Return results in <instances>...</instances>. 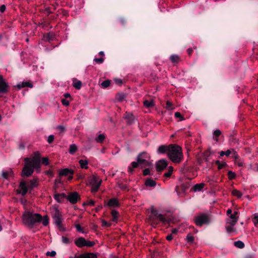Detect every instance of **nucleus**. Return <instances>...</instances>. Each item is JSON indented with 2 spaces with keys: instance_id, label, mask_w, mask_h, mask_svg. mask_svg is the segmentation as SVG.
<instances>
[{
  "instance_id": "nucleus-38",
  "label": "nucleus",
  "mask_w": 258,
  "mask_h": 258,
  "mask_svg": "<svg viewBox=\"0 0 258 258\" xmlns=\"http://www.w3.org/2000/svg\"><path fill=\"white\" fill-rule=\"evenodd\" d=\"M173 172V167L172 166H170L168 169V171L167 172H165L164 174V176L165 177H169Z\"/></svg>"
},
{
  "instance_id": "nucleus-40",
  "label": "nucleus",
  "mask_w": 258,
  "mask_h": 258,
  "mask_svg": "<svg viewBox=\"0 0 258 258\" xmlns=\"http://www.w3.org/2000/svg\"><path fill=\"white\" fill-rule=\"evenodd\" d=\"M228 177L230 180L234 179L236 177V174L232 171H229L228 172Z\"/></svg>"
},
{
  "instance_id": "nucleus-9",
  "label": "nucleus",
  "mask_w": 258,
  "mask_h": 258,
  "mask_svg": "<svg viewBox=\"0 0 258 258\" xmlns=\"http://www.w3.org/2000/svg\"><path fill=\"white\" fill-rule=\"evenodd\" d=\"M52 218L54 224L58 227L61 228L62 226L61 215L59 211L57 209H55L52 214Z\"/></svg>"
},
{
  "instance_id": "nucleus-59",
  "label": "nucleus",
  "mask_w": 258,
  "mask_h": 258,
  "mask_svg": "<svg viewBox=\"0 0 258 258\" xmlns=\"http://www.w3.org/2000/svg\"><path fill=\"white\" fill-rule=\"evenodd\" d=\"M102 223L103 226L110 227L111 226V223H109L105 220H102Z\"/></svg>"
},
{
  "instance_id": "nucleus-3",
  "label": "nucleus",
  "mask_w": 258,
  "mask_h": 258,
  "mask_svg": "<svg viewBox=\"0 0 258 258\" xmlns=\"http://www.w3.org/2000/svg\"><path fill=\"white\" fill-rule=\"evenodd\" d=\"M151 215L149 217L150 221L152 225L157 224L158 222L163 224L167 222V220L165 215L160 213L158 210L151 206L150 208Z\"/></svg>"
},
{
  "instance_id": "nucleus-15",
  "label": "nucleus",
  "mask_w": 258,
  "mask_h": 258,
  "mask_svg": "<svg viewBox=\"0 0 258 258\" xmlns=\"http://www.w3.org/2000/svg\"><path fill=\"white\" fill-rule=\"evenodd\" d=\"M79 195L77 192H73L67 196V199L72 204H76L78 200Z\"/></svg>"
},
{
  "instance_id": "nucleus-4",
  "label": "nucleus",
  "mask_w": 258,
  "mask_h": 258,
  "mask_svg": "<svg viewBox=\"0 0 258 258\" xmlns=\"http://www.w3.org/2000/svg\"><path fill=\"white\" fill-rule=\"evenodd\" d=\"M194 222L196 225L202 226L204 224H209L210 222V218L208 215L202 213L195 217Z\"/></svg>"
},
{
  "instance_id": "nucleus-56",
  "label": "nucleus",
  "mask_w": 258,
  "mask_h": 258,
  "mask_svg": "<svg viewBox=\"0 0 258 258\" xmlns=\"http://www.w3.org/2000/svg\"><path fill=\"white\" fill-rule=\"evenodd\" d=\"M232 152H234L235 153V151L234 149H230V150H227V151H225V156H229Z\"/></svg>"
},
{
  "instance_id": "nucleus-8",
  "label": "nucleus",
  "mask_w": 258,
  "mask_h": 258,
  "mask_svg": "<svg viewBox=\"0 0 258 258\" xmlns=\"http://www.w3.org/2000/svg\"><path fill=\"white\" fill-rule=\"evenodd\" d=\"M35 166L28 162H25L21 175L24 177L31 176L34 172Z\"/></svg>"
},
{
  "instance_id": "nucleus-39",
  "label": "nucleus",
  "mask_w": 258,
  "mask_h": 258,
  "mask_svg": "<svg viewBox=\"0 0 258 258\" xmlns=\"http://www.w3.org/2000/svg\"><path fill=\"white\" fill-rule=\"evenodd\" d=\"M170 58L171 61L173 63L177 62L179 59L178 56L175 54L172 55Z\"/></svg>"
},
{
  "instance_id": "nucleus-64",
  "label": "nucleus",
  "mask_w": 258,
  "mask_h": 258,
  "mask_svg": "<svg viewBox=\"0 0 258 258\" xmlns=\"http://www.w3.org/2000/svg\"><path fill=\"white\" fill-rule=\"evenodd\" d=\"M115 82L117 84H119V85H120L122 84V81L121 79H116L115 80Z\"/></svg>"
},
{
  "instance_id": "nucleus-46",
  "label": "nucleus",
  "mask_w": 258,
  "mask_h": 258,
  "mask_svg": "<svg viewBox=\"0 0 258 258\" xmlns=\"http://www.w3.org/2000/svg\"><path fill=\"white\" fill-rule=\"evenodd\" d=\"M104 58L103 56L101 57L100 58H95L94 59V61L96 63H98V64H101V63H103V62L104 61Z\"/></svg>"
},
{
  "instance_id": "nucleus-47",
  "label": "nucleus",
  "mask_w": 258,
  "mask_h": 258,
  "mask_svg": "<svg viewBox=\"0 0 258 258\" xmlns=\"http://www.w3.org/2000/svg\"><path fill=\"white\" fill-rule=\"evenodd\" d=\"M110 84V81L109 80H105L102 82L101 86L105 88L108 87Z\"/></svg>"
},
{
  "instance_id": "nucleus-54",
  "label": "nucleus",
  "mask_w": 258,
  "mask_h": 258,
  "mask_svg": "<svg viewBox=\"0 0 258 258\" xmlns=\"http://www.w3.org/2000/svg\"><path fill=\"white\" fill-rule=\"evenodd\" d=\"M56 252L54 250H52L51 251H47L46 253V255L50 256L52 257H54L56 255Z\"/></svg>"
},
{
  "instance_id": "nucleus-13",
  "label": "nucleus",
  "mask_w": 258,
  "mask_h": 258,
  "mask_svg": "<svg viewBox=\"0 0 258 258\" xmlns=\"http://www.w3.org/2000/svg\"><path fill=\"white\" fill-rule=\"evenodd\" d=\"M168 165L167 161L166 159H161L158 161L156 164V169L158 171L164 170Z\"/></svg>"
},
{
  "instance_id": "nucleus-14",
  "label": "nucleus",
  "mask_w": 258,
  "mask_h": 258,
  "mask_svg": "<svg viewBox=\"0 0 258 258\" xmlns=\"http://www.w3.org/2000/svg\"><path fill=\"white\" fill-rule=\"evenodd\" d=\"M74 174V171L72 169H69V168H64L63 169H61L59 170V176H69V179H72L73 178V174Z\"/></svg>"
},
{
  "instance_id": "nucleus-19",
  "label": "nucleus",
  "mask_w": 258,
  "mask_h": 258,
  "mask_svg": "<svg viewBox=\"0 0 258 258\" xmlns=\"http://www.w3.org/2000/svg\"><path fill=\"white\" fill-rule=\"evenodd\" d=\"M169 146H166V145H161L160 146L157 150V153L158 154H165V153L169 152Z\"/></svg>"
},
{
  "instance_id": "nucleus-21",
  "label": "nucleus",
  "mask_w": 258,
  "mask_h": 258,
  "mask_svg": "<svg viewBox=\"0 0 258 258\" xmlns=\"http://www.w3.org/2000/svg\"><path fill=\"white\" fill-rule=\"evenodd\" d=\"M96 254L93 253H85L76 256L75 258H97Z\"/></svg>"
},
{
  "instance_id": "nucleus-29",
  "label": "nucleus",
  "mask_w": 258,
  "mask_h": 258,
  "mask_svg": "<svg viewBox=\"0 0 258 258\" xmlns=\"http://www.w3.org/2000/svg\"><path fill=\"white\" fill-rule=\"evenodd\" d=\"M73 85L77 89H80L82 86V82L80 81L74 79L73 80Z\"/></svg>"
},
{
  "instance_id": "nucleus-11",
  "label": "nucleus",
  "mask_w": 258,
  "mask_h": 258,
  "mask_svg": "<svg viewBox=\"0 0 258 258\" xmlns=\"http://www.w3.org/2000/svg\"><path fill=\"white\" fill-rule=\"evenodd\" d=\"M28 187L26 185L25 181H23L20 182L19 188L17 189V194L21 195L22 196H25L28 192Z\"/></svg>"
},
{
  "instance_id": "nucleus-53",
  "label": "nucleus",
  "mask_w": 258,
  "mask_h": 258,
  "mask_svg": "<svg viewBox=\"0 0 258 258\" xmlns=\"http://www.w3.org/2000/svg\"><path fill=\"white\" fill-rule=\"evenodd\" d=\"M174 115L176 118H179L180 121H181L183 119V117L179 112H176L174 114Z\"/></svg>"
},
{
  "instance_id": "nucleus-32",
  "label": "nucleus",
  "mask_w": 258,
  "mask_h": 258,
  "mask_svg": "<svg viewBox=\"0 0 258 258\" xmlns=\"http://www.w3.org/2000/svg\"><path fill=\"white\" fill-rule=\"evenodd\" d=\"M231 194L233 196L236 197L238 198H240L243 195L241 191L236 189H233L232 191Z\"/></svg>"
},
{
  "instance_id": "nucleus-37",
  "label": "nucleus",
  "mask_w": 258,
  "mask_h": 258,
  "mask_svg": "<svg viewBox=\"0 0 258 258\" xmlns=\"http://www.w3.org/2000/svg\"><path fill=\"white\" fill-rule=\"evenodd\" d=\"M42 224L44 226H46L49 223V218L47 216H45L43 218H42Z\"/></svg>"
},
{
  "instance_id": "nucleus-43",
  "label": "nucleus",
  "mask_w": 258,
  "mask_h": 258,
  "mask_svg": "<svg viewBox=\"0 0 258 258\" xmlns=\"http://www.w3.org/2000/svg\"><path fill=\"white\" fill-rule=\"evenodd\" d=\"M215 163L218 165L219 169L223 168L226 165V163L225 162L220 163L219 161H216Z\"/></svg>"
},
{
  "instance_id": "nucleus-23",
  "label": "nucleus",
  "mask_w": 258,
  "mask_h": 258,
  "mask_svg": "<svg viewBox=\"0 0 258 258\" xmlns=\"http://www.w3.org/2000/svg\"><path fill=\"white\" fill-rule=\"evenodd\" d=\"M13 175V172L11 169L3 171L2 172V176L4 178L8 179L10 176Z\"/></svg>"
},
{
  "instance_id": "nucleus-63",
  "label": "nucleus",
  "mask_w": 258,
  "mask_h": 258,
  "mask_svg": "<svg viewBox=\"0 0 258 258\" xmlns=\"http://www.w3.org/2000/svg\"><path fill=\"white\" fill-rule=\"evenodd\" d=\"M6 6L5 5H2L1 7H0V11L3 13L4 12H5V11L6 10Z\"/></svg>"
},
{
  "instance_id": "nucleus-17",
  "label": "nucleus",
  "mask_w": 258,
  "mask_h": 258,
  "mask_svg": "<svg viewBox=\"0 0 258 258\" xmlns=\"http://www.w3.org/2000/svg\"><path fill=\"white\" fill-rule=\"evenodd\" d=\"M124 118L127 124H132L134 123L136 118L133 114L130 112H126L124 116Z\"/></svg>"
},
{
  "instance_id": "nucleus-35",
  "label": "nucleus",
  "mask_w": 258,
  "mask_h": 258,
  "mask_svg": "<svg viewBox=\"0 0 258 258\" xmlns=\"http://www.w3.org/2000/svg\"><path fill=\"white\" fill-rule=\"evenodd\" d=\"M234 244L236 247L239 248H242L244 247V243L242 241L239 240L234 242Z\"/></svg>"
},
{
  "instance_id": "nucleus-50",
  "label": "nucleus",
  "mask_w": 258,
  "mask_h": 258,
  "mask_svg": "<svg viewBox=\"0 0 258 258\" xmlns=\"http://www.w3.org/2000/svg\"><path fill=\"white\" fill-rule=\"evenodd\" d=\"M94 205H95V201H93V200H90L84 204V205H88V206H93Z\"/></svg>"
},
{
  "instance_id": "nucleus-30",
  "label": "nucleus",
  "mask_w": 258,
  "mask_h": 258,
  "mask_svg": "<svg viewBox=\"0 0 258 258\" xmlns=\"http://www.w3.org/2000/svg\"><path fill=\"white\" fill-rule=\"evenodd\" d=\"M143 104L145 107L150 108L154 106V101L153 100H145L144 101Z\"/></svg>"
},
{
  "instance_id": "nucleus-27",
  "label": "nucleus",
  "mask_w": 258,
  "mask_h": 258,
  "mask_svg": "<svg viewBox=\"0 0 258 258\" xmlns=\"http://www.w3.org/2000/svg\"><path fill=\"white\" fill-rule=\"evenodd\" d=\"M145 185L149 187H155L156 185V182L152 179H148L146 181Z\"/></svg>"
},
{
  "instance_id": "nucleus-34",
  "label": "nucleus",
  "mask_w": 258,
  "mask_h": 258,
  "mask_svg": "<svg viewBox=\"0 0 258 258\" xmlns=\"http://www.w3.org/2000/svg\"><path fill=\"white\" fill-rule=\"evenodd\" d=\"M105 135L103 134H100L96 138L95 141L97 143H101L103 142L105 139Z\"/></svg>"
},
{
  "instance_id": "nucleus-36",
  "label": "nucleus",
  "mask_w": 258,
  "mask_h": 258,
  "mask_svg": "<svg viewBox=\"0 0 258 258\" xmlns=\"http://www.w3.org/2000/svg\"><path fill=\"white\" fill-rule=\"evenodd\" d=\"M74 226L76 228L77 232L81 233L82 234L87 233V232L84 231L83 230V228L81 227V226L79 224H75Z\"/></svg>"
},
{
  "instance_id": "nucleus-22",
  "label": "nucleus",
  "mask_w": 258,
  "mask_h": 258,
  "mask_svg": "<svg viewBox=\"0 0 258 258\" xmlns=\"http://www.w3.org/2000/svg\"><path fill=\"white\" fill-rule=\"evenodd\" d=\"M139 165H140V163L138 160L137 162H133L131 165L128 167V172L130 174L133 173L134 169L136 168Z\"/></svg>"
},
{
  "instance_id": "nucleus-41",
  "label": "nucleus",
  "mask_w": 258,
  "mask_h": 258,
  "mask_svg": "<svg viewBox=\"0 0 258 258\" xmlns=\"http://www.w3.org/2000/svg\"><path fill=\"white\" fill-rule=\"evenodd\" d=\"M125 97V95L123 93H120L117 94L116 99L118 101H121L124 99Z\"/></svg>"
},
{
  "instance_id": "nucleus-25",
  "label": "nucleus",
  "mask_w": 258,
  "mask_h": 258,
  "mask_svg": "<svg viewBox=\"0 0 258 258\" xmlns=\"http://www.w3.org/2000/svg\"><path fill=\"white\" fill-rule=\"evenodd\" d=\"M17 87L19 89H21L22 88L28 87L29 88H32L33 87V85L31 83L28 82H23L22 83H20L17 85Z\"/></svg>"
},
{
  "instance_id": "nucleus-61",
  "label": "nucleus",
  "mask_w": 258,
  "mask_h": 258,
  "mask_svg": "<svg viewBox=\"0 0 258 258\" xmlns=\"http://www.w3.org/2000/svg\"><path fill=\"white\" fill-rule=\"evenodd\" d=\"M150 170L148 168H146L143 171V174L144 175H148L150 174Z\"/></svg>"
},
{
  "instance_id": "nucleus-49",
  "label": "nucleus",
  "mask_w": 258,
  "mask_h": 258,
  "mask_svg": "<svg viewBox=\"0 0 258 258\" xmlns=\"http://www.w3.org/2000/svg\"><path fill=\"white\" fill-rule=\"evenodd\" d=\"M166 108L168 110H172L173 109L172 104L168 101H167Z\"/></svg>"
},
{
  "instance_id": "nucleus-62",
  "label": "nucleus",
  "mask_w": 258,
  "mask_h": 258,
  "mask_svg": "<svg viewBox=\"0 0 258 258\" xmlns=\"http://www.w3.org/2000/svg\"><path fill=\"white\" fill-rule=\"evenodd\" d=\"M173 237L172 233H171V234H170L166 236V239H167V240H168V241H170V240H171L173 239Z\"/></svg>"
},
{
  "instance_id": "nucleus-31",
  "label": "nucleus",
  "mask_w": 258,
  "mask_h": 258,
  "mask_svg": "<svg viewBox=\"0 0 258 258\" xmlns=\"http://www.w3.org/2000/svg\"><path fill=\"white\" fill-rule=\"evenodd\" d=\"M111 215L112 217V221L116 222L118 220V212L115 210H113L111 212Z\"/></svg>"
},
{
  "instance_id": "nucleus-16",
  "label": "nucleus",
  "mask_w": 258,
  "mask_h": 258,
  "mask_svg": "<svg viewBox=\"0 0 258 258\" xmlns=\"http://www.w3.org/2000/svg\"><path fill=\"white\" fill-rule=\"evenodd\" d=\"M8 84L4 81L2 76L0 75V92L6 93L8 91Z\"/></svg>"
},
{
  "instance_id": "nucleus-12",
  "label": "nucleus",
  "mask_w": 258,
  "mask_h": 258,
  "mask_svg": "<svg viewBox=\"0 0 258 258\" xmlns=\"http://www.w3.org/2000/svg\"><path fill=\"white\" fill-rule=\"evenodd\" d=\"M24 162H28L34 166L35 168L38 170L40 168V159H38L37 158L33 157L32 158H26L24 159Z\"/></svg>"
},
{
  "instance_id": "nucleus-28",
  "label": "nucleus",
  "mask_w": 258,
  "mask_h": 258,
  "mask_svg": "<svg viewBox=\"0 0 258 258\" xmlns=\"http://www.w3.org/2000/svg\"><path fill=\"white\" fill-rule=\"evenodd\" d=\"M81 167L83 169H88V161L86 160H80L79 161Z\"/></svg>"
},
{
  "instance_id": "nucleus-7",
  "label": "nucleus",
  "mask_w": 258,
  "mask_h": 258,
  "mask_svg": "<svg viewBox=\"0 0 258 258\" xmlns=\"http://www.w3.org/2000/svg\"><path fill=\"white\" fill-rule=\"evenodd\" d=\"M150 155L147 152H142L138 156V161L141 167H146L149 165Z\"/></svg>"
},
{
  "instance_id": "nucleus-2",
  "label": "nucleus",
  "mask_w": 258,
  "mask_h": 258,
  "mask_svg": "<svg viewBox=\"0 0 258 258\" xmlns=\"http://www.w3.org/2000/svg\"><path fill=\"white\" fill-rule=\"evenodd\" d=\"M22 220L25 225L32 227L36 223L41 222L42 216L38 213L26 211L23 214Z\"/></svg>"
},
{
  "instance_id": "nucleus-60",
  "label": "nucleus",
  "mask_w": 258,
  "mask_h": 258,
  "mask_svg": "<svg viewBox=\"0 0 258 258\" xmlns=\"http://www.w3.org/2000/svg\"><path fill=\"white\" fill-rule=\"evenodd\" d=\"M33 157L37 158L38 159H40V153L38 151L34 152Z\"/></svg>"
},
{
  "instance_id": "nucleus-5",
  "label": "nucleus",
  "mask_w": 258,
  "mask_h": 258,
  "mask_svg": "<svg viewBox=\"0 0 258 258\" xmlns=\"http://www.w3.org/2000/svg\"><path fill=\"white\" fill-rule=\"evenodd\" d=\"M102 182V180L99 179L96 175H93L89 179V183L91 187V192L92 193L96 192Z\"/></svg>"
},
{
  "instance_id": "nucleus-51",
  "label": "nucleus",
  "mask_w": 258,
  "mask_h": 258,
  "mask_svg": "<svg viewBox=\"0 0 258 258\" xmlns=\"http://www.w3.org/2000/svg\"><path fill=\"white\" fill-rule=\"evenodd\" d=\"M62 242L64 244H69L70 243V239L67 237L62 236Z\"/></svg>"
},
{
  "instance_id": "nucleus-48",
  "label": "nucleus",
  "mask_w": 258,
  "mask_h": 258,
  "mask_svg": "<svg viewBox=\"0 0 258 258\" xmlns=\"http://www.w3.org/2000/svg\"><path fill=\"white\" fill-rule=\"evenodd\" d=\"M253 222L255 226H258V214L256 213L254 215Z\"/></svg>"
},
{
  "instance_id": "nucleus-52",
  "label": "nucleus",
  "mask_w": 258,
  "mask_h": 258,
  "mask_svg": "<svg viewBox=\"0 0 258 258\" xmlns=\"http://www.w3.org/2000/svg\"><path fill=\"white\" fill-rule=\"evenodd\" d=\"M56 128L59 131V133H61L64 132L65 131V127L61 125H57L56 127Z\"/></svg>"
},
{
  "instance_id": "nucleus-42",
  "label": "nucleus",
  "mask_w": 258,
  "mask_h": 258,
  "mask_svg": "<svg viewBox=\"0 0 258 258\" xmlns=\"http://www.w3.org/2000/svg\"><path fill=\"white\" fill-rule=\"evenodd\" d=\"M204 187V184H197L194 186L195 191H200Z\"/></svg>"
},
{
  "instance_id": "nucleus-6",
  "label": "nucleus",
  "mask_w": 258,
  "mask_h": 258,
  "mask_svg": "<svg viewBox=\"0 0 258 258\" xmlns=\"http://www.w3.org/2000/svg\"><path fill=\"white\" fill-rule=\"evenodd\" d=\"M75 245L78 247L84 246L92 247L95 245V242L89 240H86L84 237H80L74 240Z\"/></svg>"
},
{
  "instance_id": "nucleus-58",
  "label": "nucleus",
  "mask_w": 258,
  "mask_h": 258,
  "mask_svg": "<svg viewBox=\"0 0 258 258\" xmlns=\"http://www.w3.org/2000/svg\"><path fill=\"white\" fill-rule=\"evenodd\" d=\"M61 103L66 106H69L70 104L69 101L64 98L61 99Z\"/></svg>"
},
{
  "instance_id": "nucleus-57",
  "label": "nucleus",
  "mask_w": 258,
  "mask_h": 258,
  "mask_svg": "<svg viewBox=\"0 0 258 258\" xmlns=\"http://www.w3.org/2000/svg\"><path fill=\"white\" fill-rule=\"evenodd\" d=\"M42 163L45 165H48L49 164L48 158L47 157L43 158L42 159Z\"/></svg>"
},
{
  "instance_id": "nucleus-33",
  "label": "nucleus",
  "mask_w": 258,
  "mask_h": 258,
  "mask_svg": "<svg viewBox=\"0 0 258 258\" xmlns=\"http://www.w3.org/2000/svg\"><path fill=\"white\" fill-rule=\"evenodd\" d=\"M77 150V147L75 144H71L70 146L69 152L71 154H74Z\"/></svg>"
},
{
  "instance_id": "nucleus-1",
  "label": "nucleus",
  "mask_w": 258,
  "mask_h": 258,
  "mask_svg": "<svg viewBox=\"0 0 258 258\" xmlns=\"http://www.w3.org/2000/svg\"><path fill=\"white\" fill-rule=\"evenodd\" d=\"M168 157L171 161L175 163H180L183 158L182 148L178 145H169Z\"/></svg>"
},
{
  "instance_id": "nucleus-45",
  "label": "nucleus",
  "mask_w": 258,
  "mask_h": 258,
  "mask_svg": "<svg viewBox=\"0 0 258 258\" xmlns=\"http://www.w3.org/2000/svg\"><path fill=\"white\" fill-rule=\"evenodd\" d=\"M37 185V180L36 179H33L30 181V187L33 188Z\"/></svg>"
},
{
  "instance_id": "nucleus-26",
  "label": "nucleus",
  "mask_w": 258,
  "mask_h": 258,
  "mask_svg": "<svg viewBox=\"0 0 258 258\" xmlns=\"http://www.w3.org/2000/svg\"><path fill=\"white\" fill-rule=\"evenodd\" d=\"M221 135V132L219 129L215 130L213 133V139L216 142L219 141L218 137Z\"/></svg>"
},
{
  "instance_id": "nucleus-24",
  "label": "nucleus",
  "mask_w": 258,
  "mask_h": 258,
  "mask_svg": "<svg viewBox=\"0 0 258 258\" xmlns=\"http://www.w3.org/2000/svg\"><path fill=\"white\" fill-rule=\"evenodd\" d=\"M234 226L235 225L227 224L225 227L227 232L229 234L236 233V229L234 227Z\"/></svg>"
},
{
  "instance_id": "nucleus-20",
  "label": "nucleus",
  "mask_w": 258,
  "mask_h": 258,
  "mask_svg": "<svg viewBox=\"0 0 258 258\" xmlns=\"http://www.w3.org/2000/svg\"><path fill=\"white\" fill-rule=\"evenodd\" d=\"M106 205L109 207H117L119 206V203L116 198H112L110 199Z\"/></svg>"
},
{
  "instance_id": "nucleus-18",
  "label": "nucleus",
  "mask_w": 258,
  "mask_h": 258,
  "mask_svg": "<svg viewBox=\"0 0 258 258\" xmlns=\"http://www.w3.org/2000/svg\"><path fill=\"white\" fill-rule=\"evenodd\" d=\"M54 199L58 203H63L65 199H67V196L64 193L56 194L54 196Z\"/></svg>"
},
{
  "instance_id": "nucleus-55",
  "label": "nucleus",
  "mask_w": 258,
  "mask_h": 258,
  "mask_svg": "<svg viewBox=\"0 0 258 258\" xmlns=\"http://www.w3.org/2000/svg\"><path fill=\"white\" fill-rule=\"evenodd\" d=\"M54 137L53 135H50L48 137L47 142L48 143L51 144L54 140Z\"/></svg>"
},
{
  "instance_id": "nucleus-10",
  "label": "nucleus",
  "mask_w": 258,
  "mask_h": 258,
  "mask_svg": "<svg viewBox=\"0 0 258 258\" xmlns=\"http://www.w3.org/2000/svg\"><path fill=\"white\" fill-rule=\"evenodd\" d=\"M238 213L235 211L232 214H231L229 217L226 220V224L235 225L238 219Z\"/></svg>"
},
{
  "instance_id": "nucleus-44",
  "label": "nucleus",
  "mask_w": 258,
  "mask_h": 258,
  "mask_svg": "<svg viewBox=\"0 0 258 258\" xmlns=\"http://www.w3.org/2000/svg\"><path fill=\"white\" fill-rule=\"evenodd\" d=\"M187 242L192 243L194 240V237L191 234H188L187 235L186 237Z\"/></svg>"
}]
</instances>
